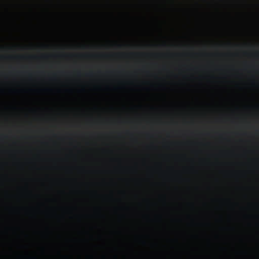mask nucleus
Masks as SVG:
<instances>
[{
  "instance_id": "nucleus-1",
  "label": "nucleus",
  "mask_w": 259,
  "mask_h": 259,
  "mask_svg": "<svg viewBox=\"0 0 259 259\" xmlns=\"http://www.w3.org/2000/svg\"><path fill=\"white\" fill-rule=\"evenodd\" d=\"M173 242H174V243L177 244V242H176V241H173Z\"/></svg>"
}]
</instances>
